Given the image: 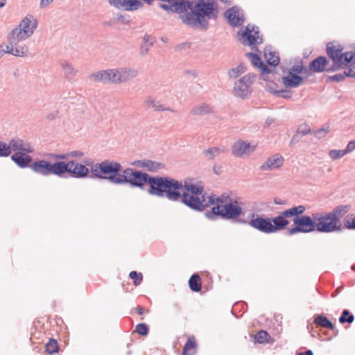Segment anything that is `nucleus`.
Returning <instances> with one entry per match:
<instances>
[{"label": "nucleus", "instance_id": "obj_31", "mask_svg": "<svg viewBox=\"0 0 355 355\" xmlns=\"http://www.w3.org/2000/svg\"><path fill=\"white\" fill-rule=\"evenodd\" d=\"M196 346L194 337H189L184 346L182 355H193L196 353Z\"/></svg>", "mask_w": 355, "mask_h": 355}, {"label": "nucleus", "instance_id": "obj_1", "mask_svg": "<svg viewBox=\"0 0 355 355\" xmlns=\"http://www.w3.org/2000/svg\"><path fill=\"white\" fill-rule=\"evenodd\" d=\"M92 175L100 179L107 180L113 184H127L131 187L144 189L146 184L149 185L148 193L159 198L166 197L171 202H181L190 209L202 211L208 204L203 199L187 192L182 193V182L169 177L150 176L141 171L127 168L122 171L121 164L115 161L105 159L96 164L91 168ZM204 198V196H202Z\"/></svg>", "mask_w": 355, "mask_h": 355}, {"label": "nucleus", "instance_id": "obj_47", "mask_svg": "<svg viewBox=\"0 0 355 355\" xmlns=\"http://www.w3.org/2000/svg\"><path fill=\"white\" fill-rule=\"evenodd\" d=\"M135 331L141 336H147L149 332L148 327L144 323L137 324Z\"/></svg>", "mask_w": 355, "mask_h": 355}, {"label": "nucleus", "instance_id": "obj_48", "mask_svg": "<svg viewBox=\"0 0 355 355\" xmlns=\"http://www.w3.org/2000/svg\"><path fill=\"white\" fill-rule=\"evenodd\" d=\"M350 63L355 65V51L346 52L345 58V68Z\"/></svg>", "mask_w": 355, "mask_h": 355}, {"label": "nucleus", "instance_id": "obj_57", "mask_svg": "<svg viewBox=\"0 0 355 355\" xmlns=\"http://www.w3.org/2000/svg\"><path fill=\"white\" fill-rule=\"evenodd\" d=\"M258 68L261 69L262 76L268 74L270 72V69H269V67L267 65H266L265 64H263V62H262L258 67Z\"/></svg>", "mask_w": 355, "mask_h": 355}, {"label": "nucleus", "instance_id": "obj_15", "mask_svg": "<svg viewBox=\"0 0 355 355\" xmlns=\"http://www.w3.org/2000/svg\"><path fill=\"white\" fill-rule=\"evenodd\" d=\"M225 17L230 25L233 27L240 26L245 21L242 10L236 6L227 10L225 12Z\"/></svg>", "mask_w": 355, "mask_h": 355}, {"label": "nucleus", "instance_id": "obj_27", "mask_svg": "<svg viewBox=\"0 0 355 355\" xmlns=\"http://www.w3.org/2000/svg\"><path fill=\"white\" fill-rule=\"evenodd\" d=\"M264 57L270 66L276 67L279 63V57L277 52L272 51L270 48H265Z\"/></svg>", "mask_w": 355, "mask_h": 355}, {"label": "nucleus", "instance_id": "obj_44", "mask_svg": "<svg viewBox=\"0 0 355 355\" xmlns=\"http://www.w3.org/2000/svg\"><path fill=\"white\" fill-rule=\"evenodd\" d=\"M329 132V126L325 125V126L314 131L313 134L316 138L322 139V138H324L327 135V133Z\"/></svg>", "mask_w": 355, "mask_h": 355}, {"label": "nucleus", "instance_id": "obj_64", "mask_svg": "<svg viewBox=\"0 0 355 355\" xmlns=\"http://www.w3.org/2000/svg\"><path fill=\"white\" fill-rule=\"evenodd\" d=\"M297 355H313V352L311 349H307L305 352H301Z\"/></svg>", "mask_w": 355, "mask_h": 355}, {"label": "nucleus", "instance_id": "obj_29", "mask_svg": "<svg viewBox=\"0 0 355 355\" xmlns=\"http://www.w3.org/2000/svg\"><path fill=\"white\" fill-rule=\"evenodd\" d=\"M61 64L65 78L69 80H71L76 75L77 70L67 61H62Z\"/></svg>", "mask_w": 355, "mask_h": 355}, {"label": "nucleus", "instance_id": "obj_6", "mask_svg": "<svg viewBox=\"0 0 355 355\" xmlns=\"http://www.w3.org/2000/svg\"><path fill=\"white\" fill-rule=\"evenodd\" d=\"M37 27V19L31 15H27L19 23V26L13 28L8 35L15 43L29 38Z\"/></svg>", "mask_w": 355, "mask_h": 355}, {"label": "nucleus", "instance_id": "obj_61", "mask_svg": "<svg viewBox=\"0 0 355 355\" xmlns=\"http://www.w3.org/2000/svg\"><path fill=\"white\" fill-rule=\"evenodd\" d=\"M311 70L310 69V64H309V67H303L302 74H306V76H309L311 74Z\"/></svg>", "mask_w": 355, "mask_h": 355}, {"label": "nucleus", "instance_id": "obj_30", "mask_svg": "<svg viewBox=\"0 0 355 355\" xmlns=\"http://www.w3.org/2000/svg\"><path fill=\"white\" fill-rule=\"evenodd\" d=\"M184 189L191 193V195L198 196L202 194L203 191V187L195 185L192 184L189 180H184V184H182Z\"/></svg>", "mask_w": 355, "mask_h": 355}, {"label": "nucleus", "instance_id": "obj_9", "mask_svg": "<svg viewBox=\"0 0 355 355\" xmlns=\"http://www.w3.org/2000/svg\"><path fill=\"white\" fill-rule=\"evenodd\" d=\"M62 166V161H57L51 164L45 159H40L33 162L31 164L30 168L34 173L42 176L54 175L61 178Z\"/></svg>", "mask_w": 355, "mask_h": 355}, {"label": "nucleus", "instance_id": "obj_36", "mask_svg": "<svg viewBox=\"0 0 355 355\" xmlns=\"http://www.w3.org/2000/svg\"><path fill=\"white\" fill-rule=\"evenodd\" d=\"M225 151V148L219 147L209 148L203 151V154L209 159H213L218 157L221 153Z\"/></svg>", "mask_w": 355, "mask_h": 355}, {"label": "nucleus", "instance_id": "obj_19", "mask_svg": "<svg viewBox=\"0 0 355 355\" xmlns=\"http://www.w3.org/2000/svg\"><path fill=\"white\" fill-rule=\"evenodd\" d=\"M9 150L10 152L12 150L16 152H26V153H33L34 148L33 147L27 142H25L23 139L15 137L9 141L8 144Z\"/></svg>", "mask_w": 355, "mask_h": 355}, {"label": "nucleus", "instance_id": "obj_11", "mask_svg": "<svg viewBox=\"0 0 355 355\" xmlns=\"http://www.w3.org/2000/svg\"><path fill=\"white\" fill-rule=\"evenodd\" d=\"M61 178H67V173H69L71 177L75 178H85L89 174V168L80 163H77L73 160L68 162L62 161Z\"/></svg>", "mask_w": 355, "mask_h": 355}, {"label": "nucleus", "instance_id": "obj_8", "mask_svg": "<svg viewBox=\"0 0 355 355\" xmlns=\"http://www.w3.org/2000/svg\"><path fill=\"white\" fill-rule=\"evenodd\" d=\"M305 210L306 208L304 205L293 207L280 212L278 216L271 218L272 233H276L286 228L289 224L287 218L302 215Z\"/></svg>", "mask_w": 355, "mask_h": 355}, {"label": "nucleus", "instance_id": "obj_50", "mask_svg": "<svg viewBox=\"0 0 355 355\" xmlns=\"http://www.w3.org/2000/svg\"><path fill=\"white\" fill-rule=\"evenodd\" d=\"M329 155L332 159H338L345 155L343 150H331Z\"/></svg>", "mask_w": 355, "mask_h": 355}, {"label": "nucleus", "instance_id": "obj_21", "mask_svg": "<svg viewBox=\"0 0 355 355\" xmlns=\"http://www.w3.org/2000/svg\"><path fill=\"white\" fill-rule=\"evenodd\" d=\"M284 161V157L282 155L275 154L269 157L260 166V169L263 171L277 169L283 165Z\"/></svg>", "mask_w": 355, "mask_h": 355}, {"label": "nucleus", "instance_id": "obj_60", "mask_svg": "<svg viewBox=\"0 0 355 355\" xmlns=\"http://www.w3.org/2000/svg\"><path fill=\"white\" fill-rule=\"evenodd\" d=\"M53 0H41L40 1V8H44L49 6Z\"/></svg>", "mask_w": 355, "mask_h": 355}, {"label": "nucleus", "instance_id": "obj_24", "mask_svg": "<svg viewBox=\"0 0 355 355\" xmlns=\"http://www.w3.org/2000/svg\"><path fill=\"white\" fill-rule=\"evenodd\" d=\"M26 152H16L11 155V160L21 168L30 167L32 162V157Z\"/></svg>", "mask_w": 355, "mask_h": 355}, {"label": "nucleus", "instance_id": "obj_20", "mask_svg": "<svg viewBox=\"0 0 355 355\" xmlns=\"http://www.w3.org/2000/svg\"><path fill=\"white\" fill-rule=\"evenodd\" d=\"M310 69L313 73H322L323 71L334 72V71H329V62L324 56H318L313 60L310 63Z\"/></svg>", "mask_w": 355, "mask_h": 355}, {"label": "nucleus", "instance_id": "obj_39", "mask_svg": "<svg viewBox=\"0 0 355 355\" xmlns=\"http://www.w3.org/2000/svg\"><path fill=\"white\" fill-rule=\"evenodd\" d=\"M354 317L350 313V312L347 309H344L341 313V315L339 318V322L341 324L352 323L354 322Z\"/></svg>", "mask_w": 355, "mask_h": 355}, {"label": "nucleus", "instance_id": "obj_22", "mask_svg": "<svg viewBox=\"0 0 355 355\" xmlns=\"http://www.w3.org/2000/svg\"><path fill=\"white\" fill-rule=\"evenodd\" d=\"M304 78L288 70L287 75L282 77V83L286 88H296L301 85Z\"/></svg>", "mask_w": 355, "mask_h": 355}, {"label": "nucleus", "instance_id": "obj_53", "mask_svg": "<svg viewBox=\"0 0 355 355\" xmlns=\"http://www.w3.org/2000/svg\"><path fill=\"white\" fill-rule=\"evenodd\" d=\"M345 75L343 73H337L329 77V80L331 81L340 83L345 80Z\"/></svg>", "mask_w": 355, "mask_h": 355}, {"label": "nucleus", "instance_id": "obj_25", "mask_svg": "<svg viewBox=\"0 0 355 355\" xmlns=\"http://www.w3.org/2000/svg\"><path fill=\"white\" fill-rule=\"evenodd\" d=\"M89 78L96 83L107 84L110 83V69L100 70L89 76Z\"/></svg>", "mask_w": 355, "mask_h": 355}, {"label": "nucleus", "instance_id": "obj_43", "mask_svg": "<svg viewBox=\"0 0 355 355\" xmlns=\"http://www.w3.org/2000/svg\"><path fill=\"white\" fill-rule=\"evenodd\" d=\"M246 56L250 60L252 64L257 67H258L263 62L260 57L256 53H247Z\"/></svg>", "mask_w": 355, "mask_h": 355}, {"label": "nucleus", "instance_id": "obj_49", "mask_svg": "<svg viewBox=\"0 0 355 355\" xmlns=\"http://www.w3.org/2000/svg\"><path fill=\"white\" fill-rule=\"evenodd\" d=\"M297 132L301 136H305L311 133V130L306 123H302L298 127Z\"/></svg>", "mask_w": 355, "mask_h": 355}, {"label": "nucleus", "instance_id": "obj_40", "mask_svg": "<svg viewBox=\"0 0 355 355\" xmlns=\"http://www.w3.org/2000/svg\"><path fill=\"white\" fill-rule=\"evenodd\" d=\"M46 351L49 354H54L58 352V344L56 340L49 339V342L45 345Z\"/></svg>", "mask_w": 355, "mask_h": 355}, {"label": "nucleus", "instance_id": "obj_52", "mask_svg": "<svg viewBox=\"0 0 355 355\" xmlns=\"http://www.w3.org/2000/svg\"><path fill=\"white\" fill-rule=\"evenodd\" d=\"M275 94L278 97H282L286 99H288L291 98V92L288 90L282 89L279 91H275Z\"/></svg>", "mask_w": 355, "mask_h": 355}, {"label": "nucleus", "instance_id": "obj_54", "mask_svg": "<svg viewBox=\"0 0 355 355\" xmlns=\"http://www.w3.org/2000/svg\"><path fill=\"white\" fill-rule=\"evenodd\" d=\"M303 67L304 65L302 64V63H300V64H295L292 66L288 70L297 75H300L302 74Z\"/></svg>", "mask_w": 355, "mask_h": 355}, {"label": "nucleus", "instance_id": "obj_51", "mask_svg": "<svg viewBox=\"0 0 355 355\" xmlns=\"http://www.w3.org/2000/svg\"><path fill=\"white\" fill-rule=\"evenodd\" d=\"M50 157L53 159L57 161H62L64 159H69L68 153H51L50 154Z\"/></svg>", "mask_w": 355, "mask_h": 355}, {"label": "nucleus", "instance_id": "obj_3", "mask_svg": "<svg viewBox=\"0 0 355 355\" xmlns=\"http://www.w3.org/2000/svg\"><path fill=\"white\" fill-rule=\"evenodd\" d=\"M322 214L315 213L312 218L307 215L297 216L293 218L295 226L288 230V235L297 233H310L317 230L320 233H327L326 227L323 225L324 221L321 218Z\"/></svg>", "mask_w": 355, "mask_h": 355}, {"label": "nucleus", "instance_id": "obj_14", "mask_svg": "<svg viewBox=\"0 0 355 355\" xmlns=\"http://www.w3.org/2000/svg\"><path fill=\"white\" fill-rule=\"evenodd\" d=\"M248 224L252 228L264 234H272L271 218L262 215L252 214V218Z\"/></svg>", "mask_w": 355, "mask_h": 355}, {"label": "nucleus", "instance_id": "obj_37", "mask_svg": "<svg viewBox=\"0 0 355 355\" xmlns=\"http://www.w3.org/2000/svg\"><path fill=\"white\" fill-rule=\"evenodd\" d=\"M121 69L120 67L116 69H110V83L114 84H120L121 83V80H120Z\"/></svg>", "mask_w": 355, "mask_h": 355}, {"label": "nucleus", "instance_id": "obj_59", "mask_svg": "<svg viewBox=\"0 0 355 355\" xmlns=\"http://www.w3.org/2000/svg\"><path fill=\"white\" fill-rule=\"evenodd\" d=\"M301 137H302V136H301L300 135H299V134L297 132V133H296L295 135H294L293 136V137L291 138V141H290V145H291V146H293V145H295V144H296L297 143H298V142L300 141V139H301Z\"/></svg>", "mask_w": 355, "mask_h": 355}, {"label": "nucleus", "instance_id": "obj_32", "mask_svg": "<svg viewBox=\"0 0 355 355\" xmlns=\"http://www.w3.org/2000/svg\"><path fill=\"white\" fill-rule=\"evenodd\" d=\"M189 286L190 289L193 292H199L201 291V279L198 274H193L189 280Z\"/></svg>", "mask_w": 355, "mask_h": 355}, {"label": "nucleus", "instance_id": "obj_62", "mask_svg": "<svg viewBox=\"0 0 355 355\" xmlns=\"http://www.w3.org/2000/svg\"><path fill=\"white\" fill-rule=\"evenodd\" d=\"M118 19L122 21L123 24H128L130 22L129 17H125L123 15H120L118 17Z\"/></svg>", "mask_w": 355, "mask_h": 355}, {"label": "nucleus", "instance_id": "obj_35", "mask_svg": "<svg viewBox=\"0 0 355 355\" xmlns=\"http://www.w3.org/2000/svg\"><path fill=\"white\" fill-rule=\"evenodd\" d=\"M210 112H211V107L206 103L198 105L191 110V113L194 115H203Z\"/></svg>", "mask_w": 355, "mask_h": 355}, {"label": "nucleus", "instance_id": "obj_34", "mask_svg": "<svg viewBox=\"0 0 355 355\" xmlns=\"http://www.w3.org/2000/svg\"><path fill=\"white\" fill-rule=\"evenodd\" d=\"M154 40L149 35L146 34L143 39V43L140 46L139 52L141 55H145L148 53L150 48L153 45Z\"/></svg>", "mask_w": 355, "mask_h": 355}, {"label": "nucleus", "instance_id": "obj_23", "mask_svg": "<svg viewBox=\"0 0 355 355\" xmlns=\"http://www.w3.org/2000/svg\"><path fill=\"white\" fill-rule=\"evenodd\" d=\"M131 166L146 168L150 172H155L164 166L162 163L147 159L135 160L131 163Z\"/></svg>", "mask_w": 355, "mask_h": 355}, {"label": "nucleus", "instance_id": "obj_7", "mask_svg": "<svg viewBox=\"0 0 355 355\" xmlns=\"http://www.w3.org/2000/svg\"><path fill=\"white\" fill-rule=\"evenodd\" d=\"M237 40L243 45L250 46L252 50H257L254 46L263 42V36L259 35V27L250 24L238 31Z\"/></svg>", "mask_w": 355, "mask_h": 355}, {"label": "nucleus", "instance_id": "obj_10", "mask_svg": "<svg viewBox=\"0 0 355 355\" xmlns=\"http://www.w3.org/2000/svg\"><path fill=\"white\" fill-rule=\"evenodd\" d=\"M327 54L331 60L332 64L329 66V71H335L345 69V58L346 52H343V47L339 44L329 42L327 44Z\"/></svg>", "mask_w": 355, "mask_h": 355}, {"label": "nucleus", "instance_id": "obj_45", "mask_svg": "<svg viewBox=\"0 0 355 355\" xmlns=\"http://www.w3.org/2000/svg\"><path fill=\"white\" fill-rule=\"evenodd\" d=\"M8 144L0 141V157H6L10 155Z\"/></svg>", "mask_w": 355, "mask_h": 355}, {"label": "nucleus", "instance_id": "obj_2", "mask_svg": "<svg viewBox=\"0 0 355 355\" xmlns=\"http://www.w3.org/2000/svg\"><path fill=\"white\" fill-rule=\"evenodd\" d=\"M189 10L190 12L181 15L182 22L190 27H198L207 30L209 27L208 21L218 17V9L214 0H198Z\"/></svg>", "mask_w": 355, "mask_h": 355}, {"label": "nucleus", "instance_id": "obj_16", "mask_svg": "<svg viewBox=\"0 0 355 355\" xmlns=\"http://www.w3.org/2000/svg\"><path fill=\"white\" fill-rule=\"evenodd\" d=\"M168 3H161L159 7L164 10H171L173 12L182 14L187 11L192 6V2L190 1L171 0V2Z\"/></svg>", "mask_w": 355, "mask_h": 355}, {"label": "nucleus", "instance_id": "obj_46", "mask_svg": "<svg viewBox=\"0 0 355 355\" xmlns=\"http://www.w3.org/2000/svg\"><path fill=\"white\" fill-rule=\"evenodd\" d=\"M269 337H270V336L267 331L261 330V331H259L257 334V335L255 336V340L259 343H263L268 340Z\"/></svg>", "mask_w": 355, "mask_h": 355}, {"label": "nucleus", "instance_id": "obj_17", "mask_svg": "<svg viewBox=\"0 0 355 355\" xmlns=\"http://www.w3.org/2000/svg\"><path fill=\"white\" fill-rule=\"evenodd\" d=\"M109 3L118 9L126 11L137 10L143 6L141 0H109Z\"/></svg>", "mask_w": 355, "mask_h": 355}, {"label": "nucleus", "instance_id": "obj_26", "mask_svg": "<svg viewBox=\"0 0 355 355\" xmlns=\"http://www.w3.org/2000/svg\"><path fill=\"white\" fill-rule=\"evenodd\" d=\"M120 80H121V83L128 82L136 78L139 73L136 69L132 67H120Z\"/></svg>", "mask_w": 355, "mask_h": 355}, {"label": "nucleus", "instance_id": "obj_56", "mask_svg": "<svg viewBox=\"0 0 355 355\" xmlns=\"http://www.w3.org/2000/svg\"><path fill=\"white\" fill-rule=\"evenodd\" d=\"M69 157H82L84 156V153L80 150H73L68 153Z\"/></svg>", "mask_w": 355, "mask_h": 355}, {"label": "nucleus", "instance_id": "obj_33", "mask_svg": "<svg viewBox=\"0 0 355 355\" xmlns=\"http://www.w3.org/2000/svg\"><path fill=\"white\" fill-rule=\"evenodd\" d=\"M314 322L323 327L328 329H334V326L332 322L325 316L322 315H318L314 318Z\"/></svg>", "mask_w": 355, "mask_h": 355}, {"label": "nucleus", "instance_id": "obj_58", "mask_svg": "<svg viewBox=\"0 0 355 355\" xmlns=\"http://www.w3.org/2000/svg\"><path fill=\"white\" fill-rule=\"evenodd\" d=\"M344 74L345 75V77L347 76V77L355 78V68H354V67H349V69L345 70L344 71Z\"/></svg>", "mask_w": 355, "mask_h": 355}, {"label": "nucleus", "instance_id": "obj_4", "mask_svg": "<svg viewBox=\"0 0 355 355\" xmlns=\"http://www.w3.org/2000/svg\"><path fill=\"white\" fill-rule=\"evenodd\" d=\"M242 214H243L242 207L237 200L227 202L223 206L216 205L211 210L205 212V217L210 220H215L220 217L225 220H235L240 224H247L248 222L245 220L239 218Z\"/></svg>", "mask_w": 355, "mask_h": 355}, {"label": "nucleus", "instance_id": "obj_55", "mask_svg": "<svg viewBox=\"0 0 355 355\" xmlns=\"http://www.w3.org/2000/svg\"><path fill=\"white\" fill-rule=\"evenodd\" d=\"M354 149H355V140H352L348 143L346 148L344 149L343 150L346 155L347 153L352 152Z\"/></svg>", "mask_w": 355, "mask_h": 355}, {"label": "nucleus", "instance_id": "obj_12", "mask_svg": "<svg viewBox=\"0 0 355 355\" xmlns=\"http://www.w3.org/2000/svg\"><path fill=\"white\" fill-rule=\"evenodd\" d=\"M256 75L248 73L234 83V95L242 98H246L251 92V85L255 80Z\"/></svg>", "mask_w": 355, "mask_h": 355}, {"label": "nucleus", "instance_id": "obj_5", "mask_svg": "<svg viewBox=\"0 0 355 355\" xmlns=\"http://www.w3.org/2000/svg\"><path fill=\"white\" fill-rule=\"evenodd\" d=\"M349 205H340L335 207L331 211L322 214L321 218L324 221L323 225L326 227L327 233H340L344 230L341 219L349 212Z\"/></svg>", "mask_w": 355, "mask_h": 355}, {"label": "nucleus", "instance_id": "obj_13", "mask_svg": "<svg viewBox=\"0 0 355 355\" xmlns=\"http://www.w3.org/2000/svg\"><path fill=\"white\" fill-rule=\"evenodd\" d=\"M8 44L0 45V58L4 53L10 54L16 57H24L27 55L28 47L26 45H17L9 35H7Z\"/></svg>", "mask_w": 355, "mask_h": 355}, {"label": "nucleus", "instance_id": "obj_63", "mask_svg": "<svg viewBox=\"0 0 355 355\" xmlns=\"http://www.w3.org/2000/svg\"><path fill=\"white\" fill-rule=\"evenodd\" d=\"M213 171L215 174L216 175H219L222 172V167L220 166H216V165H214L213 166Z\"/></svg>", "mask_w": 355, "mask_h": 355}, {"label": "nucleus", "instance_id": "obj_42", "mask_svg": "<svg viewBox=\"0 0 355 355\" xmlns=\"http://www.w3.org/2000/svg\"><path fill=\"white\" fill-rule=\"evenodd\" d=\"M129 277L133 280V283L135 286L139 285L143 279L142 274L137 271H131L129 274Z\"/></svg>", "mask_w": 355, "mask_h": 355}, {"label": "nucleus", "instance_id": "obj_18", "mask_svg": "<svg viewBox=\"0 0 355 355\" xmlns=\"http://www.w3.org/2000/svg\"><path fill=\"white\" fill-rule=\"evenodd\" d=\"M255 149V146H252L248 141L238 140L232 147V153L237 157H241L245 154H250Z\"/></svg>", "mask_w": 355, "mask_h": 355}, {"label": "nucleus", "instance_id": "obj_41", "mask_svg": "<svg viewBox=\"0 0 355 355\" xmlns=\"http://www.w3.org/2000/svg\"><path fill=\"white\" fill-rule=\"evenodd\" d=\"M344 229L355 230V216L353 214L347 215L344 219Z\"/></svg>", "mask_w": 355, "mask_h": 355}, {"label": "nucleus", "instance_id": "obj_28", "mask_svg": "<svg viewBox=\"0 0 355 355\" xmlns=\"http://www.w3.org/2000/svg\"><path fill=\"white\" fill-rule=\"evenodd\" d=\"M144 105L146 108H153L155 112L163 111L165 109L164 105L162 104L160 101H155L151 96L145 98Z\"/></svg>", "mask_w": 355, "mask_h": 355}, {"label": "nucleus", "instance_id": "obj_38", "mask_svg": "<svg viewBox=\"0 0 355 355\" xmlns=\"http://www.w3.org/2000/svg\"><path fill=\"white\" fill-rule=\"evenodd\" d=\"M246 67L243 63H240L236 67L232 68L228 71V75L230 78H236L240 74L244 73Z\"/></svg>", "mask_w": 355, "mask_h": 355}]
</instances>
